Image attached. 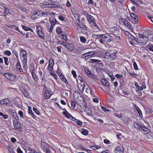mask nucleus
Returning a JSON list of instances; mask_svg holds the SVG:
<instances>
[{
    "label": "nucleus",
    "instance_id": "20",
    "mask_svg": "<svg viewBox=\"0 0 153 153\" xmlns=\"http://www.w3.org/2000/svg\"><path fill=\"white\" fill-rule=\"evenodd\" d=\"M10 103V101L7 99L2 100L0 101V104L1 105L9 104Z\"/></svg>",
    "mask_w": 153,
    "mask_h": 153
},
{
    "label": "nucleus",
    "instance_id": "64",
    "mask_svg": "<svg viewBox=\"0 0 153 153\" xmlns=\"http://www.w3.org/2000/svg\"><path fill=\"white\" fill-rule=\"evenodd\" d=\"M5 12H4V13H8L9 11V9L8 8V7L7 6L5 8Z\"/></svg>",
    "mask_w": 153,
    "mask_h": 153
},
{
    "label": "nucleus",
    "instance_id": "24",
    "mask_svg": "<svg viewBox=\"0 0 153 153\" xmlns=\"http://www.w3.org/2000/svg\"><path fill=\"white\" fill-rule=\"evenodd\" d=\"M53 3H51L50 5H49V6L48 7L52 8H54L58 7L59 6V4L57 5Z\"/></svg>",
    "mask_w": 153,
    "mask_h": 153
},
{
    "label": "nucleus",
    "instance_id": "39",
    "mask_svg": "<svg viewBox=\"0 0 153 153\" xmlns=\"http://www.w3.org/2000/svg\"><path fill=\"white\" fill-rule=\"evenodd\" d=\"M8 149L10 153H16L13 149L10 146H8Z\"/></svg>",
    "mask_w": 153,
    "mask_h": 153
},
{
    "label": "nucleus",
    "instance_id": "16",
    "mask_svg": "<svg viewBox=\"0 0 153 153\" xmlns=\"http://www.w3.org/2000/svg\"><path fill=\"white\" fill-rule=\"evenodd\" d=\"M143 126H144V128H141L142 129H141V130H140V131H143L142 132L143 133L146 134L149 133L150 132V130L147 128V126L145 125H143Z\"/></svg>",
    "mask_w": 153,
    "mask_h": 153
},
{
    "label": "nucleus",
    "instance_id": "49",
    "mask_svg": "<svg viewBox=\"0 0 153 153\" xmlns=\"http://www.w3.org/2000/svg\"><path fill=\"white\" fill-rule=\"evenodd\" d=\"M33 110L38 115H40V112H39L36 108H33Z\"/></svg>",
    "mask_w": 153,
    "mask_h": 153
},
{
    "label": "nucleus",
    "instance_id": "43",
    "mask_svg": "<svg viewBox=\"0 0 153 153\" xmlns=\"http://www.w3.org/2000/svg\"><path fill=\"white\" fill-rule=\"evenodd\" d=\"M100 42L102 44H104L105 42V38H104V37L103 35H102V38H101L100 40Z\"/></svg>",
    "mask_w": 153,
    "mask_h": 153
},
{
    "label": "nucleus",
    "instance_id": "18",
    "mask_svg": "<svg viewBox=\"0 0 153 153\" xmlns=\"http://www.w3.org/2000/svg\"><path fill=\"white\" fill-rule=\"evenodd\" d=\"M45 98V99H49L51 96V94L50 93V92L48 90H46L45 91V93L44 94Z\"/></svg>",
    "mask_w": 153,
    "mask_h": 153
},
{
    "label": "nucleus",
    "instance_id": "59",
    "mask_svg": "<svg viewBox=\"0 0 153 153\" xmlns=\"http://www.w3.org/2000/svg\"><path fill=\"white\" fill-rule=\"evenodd\" d=\"M101 108L104 111H108L109 110L103 106L101 107Z\"/></svg>",
    "mask_w": 153,
    "mask_h": 153
},
{
    "label": "nucleus",
    "instance_id": "14",
    "mask_svg": "<svg viewBox=\"0 0 153 153\" xmlns=\"http://www.w3.org/2000/svg\"><path fill=\"white\" fill-rule=\"evenodd\" d=\"M49 21L51 22V25H55L58 22L55 17L53 16H51L50 18Z\"/></svg>",
    "mask_w": 153,
    "mask_h": 153
},
{
    "label": "nucleus",
    "instance_id": "6",
    "mask_svg": "<svg viewBox=\"0 0 153 153\" xmlns=\"http://www.w3.org/2000/svg\"><path fill=\"white\" fill-rule=\"evenodd\" d=\"M36 27L37 28V29L36 30V32L38 35L43 39H44L45 37L44 35L42 32L41 27L40 26H38V27L37 26Z\"/></svg>",
    "mask_w": 153,
    "mask_h": 153
},
{
    "label": "nucleus",
    "instance_id": "34",
    "mask_svg": "<svg viewBox=\"0 0 153 153\" xmlns=\"http://www.w3.org/2000/svg\"><path fill=\"white\" fill-rule=\"evenodd\" d=\"M92 53V52H88L85 53V55L87 57V58H88L89 56H90V57H92V56H91L93 55Z\"/></svg>",
    "mask_w": 153,
    "mask_h": 153
},
{
    "label": "nucleus",
    "instance_id": "56",
    "mask_svg": "<svg viewBox=\"0 0 153 153\" xmlns=\"http://www.w3.org/2000/svg\"><path fill=\"white\" fill-rule=\"evenodd\" d=\"M62 113V114L65 116V117L67 118H70L68 115V114L67 113L65 112H63Z\"/></svg>",
    "mask_w": 153,
    "mask_h": 153
},
{
    "label": "nucleus",
    "instance_id": "2",
    "mask_svg": "<svg viewBox=\"0 0 153 153\" xmlns=\"http://www.w3.org/2000/svg\"><path fill=\"white\" fill-rule=\"evenodd\" d=\"M74 99H75L76 102L78 105L83 104L84 100V98L79 92L74 91L73 94Z\"/></svg>",
    "mask_w": 153,
    "mask_h": 153
},
{
    "label": "nucleus",
    "instance_id": "11",
    "mask_svg": "<svg viewBox=\"0 0 153 153\" xmlns=\"http://www.w3.org/2000/svg\"><path fill=\"white\" fill-rule=\"evenodd\" d=\"M114 151L115 153H123L124 150L123 147L120 146H118Z\"/></svg>",
    "mask_w": 153,
    "mask_h": 153
},
{
    "label": "nucleus",
    "instance_id": "15",
    "mask_svg": "<svg viewBox=\"0 0 153 153\" xmlns=\"http://www.w3.org/2000/svg\"><path fill=\"white\" fill-rule=\"evenodd\" d=\"M65 47L71 51H72L74 48L73 45L69 43L67 44L66 45H65Z\"/></svg>",
    "mask_w": 153,
    "mask_h": 153
},
{
    "label": "nucleus",
    "instance_id": "29",
    "mask_svg": "<svg viewBox=\"0 0 153 153\" xmlns=\"http://www.w3.org/2000/svg\"><path fill=\"white\" fill-rule=\"evenodd\" d=\"M29 114L31 115L32 117L34 118H35L36 116L35 115L33 114L32 113V111H31V107L29 106Z\"/></svg>",
    "mask_w": 153,
    "mask_h": 153
},
{
    "label": "nucleus",
    "instance_id": "32",
    "mask_svg": "<svg viewBox=\"0 0 153 153\" xmlns=\"http://www.w3.org/2000/svg\"><path fill=\"white\" fill-rule=\"evenodd\" d=\"M4 59V62L5 64L6 65H8L9 64V62L8 60V59L7 57H3Z\"/></svg>",
    "mask_w": 153,
    "mask_h": 153
},
{
    "label": "nucleus",
    "instance_id": "38",
    "mask_svg": "<svg viewBox=\"0 0 153 153\" xmlns=\"http://www.w3.org/2000/svg\"><path fill=\"white\" fill-rule=\"evenodd\" d=\"M92 25L93 27H94V28H96L97 30H100L99 27L97 25L95 22L92 24Z\"/></svg>",
    "mask_w": 153,
    "mask_h": 153
},
{
    "label": "nucleus",
    "instance_id": "28",
    "mask_svg": "<svg viewBox=\"0 0 153 153\" xmlns=\"http://www.w3.org/2000/svg\"><path fill=\"white\" fill-rule=\"evenodd\" d=\"M119 29L118 28L116 27H111L110 29V31L111 32H114L117 31H118Z\"/></svg>",
    "mask_w": 153,
    "mask_h": 153
},
{
    "label": "nucleus",
    "instance_id": "48",
    "mask_svg": "<svg viewBox=\"0 0 153 153\" xmlns=\"http://www.w3.org/2000/svg\"><path fill=\"white\" fill-rule=\"evenodd\" d=\"M114 114L116 116L118 117L119 118H121L123 117L122 114H119L117 113H115Z\"/></svg>",
    "mask_w": 153,
    "mask_h": 153
},
{
    "label": "nucleus",
    "instance_id": "54",
    "mask_svg": "<svg viewBox=\"0 0 153 153\" xmlns=\"http://www.w3.org/2000/svg\"><path fill=\"white\" fill-rule=\"evenodd\" d=\"M133 65L134 66V68L135 70H136L138 69V68L137 67V64L135 62H133Z\"/></svg>",
    "mask_w": 153,
    "mask_h": 153
},
{
    "label": "nucleus",
    "instance_id": "35",
    "mask_svg": "<svg viewBox=\"0 0 153 153\" xmlns=\"http://www.w3.org/2000/svg\"><path fill=\"white\" fill-rule=\"evenodd\" d=\"M30 71L31 72L33 71H35L34 64L33 63H32L30 64Z\"/></svg>",
    "mask_w": 153,
    "mask_h": 153
},
{
    "label": "nucleus",
    "instance_id": "63",
    "mask_svg": "<svg viewBox=\"0 0 153 153\" xmlns=\"http://www.w3.org/2000/svg\"><path fill=\"white\" fill-rule=\"evenodd\" d=\"M148 47L149 46V49L150 50L153 51V45H148Z\"/></svg>",
    "mask_w": 153,
    "mask_h": 153
},
{
    "label": "nucleus",
    "instance_id": "13",
    "mask_svg": "<svg viewBox=\"0 0 153 153\" xmlns=\"http://www.w3.org/2000/svg\"><path fill=\"white\" fill-rule=\"evenodd\" d=\"M101 82L103 85L106 86L108 88H109L110 85L109 82L107 80L105 79H101Z\"/></svg>",
    "mask_w": 153,
    "mask_h": 153
},
{
    "label": "nucleus",
    "instance_id": "36",
    "mask_svg": "<svg viewBox=\"0 0 153 153\" xmlns=\"http://www.w3.org/2000/svg\"><path fill=\"white\" fill-rule=\"evenodd\" d=\"M53 2H52V1L49 0H45L44 2V3L45 5L49 4L50 5L51 3H53Z\"/></svg>",
    "mask_w": 153,
    "mask_h": 153
},
{
    "label": "nucleus",
    "instance_id": "8",
    "mask_svg": "<svg viewBox=\"0 0 153 153\" xmlns=\"http://www.w3.org/2000/svg\"><path fill=\"white\" fill-rule=\"evenodd\" d=\"M143 124H140L137 122H135L134 124V127L137 130L139 131H140L142 128H144V126H143Z\"/></svg>",
    "mask_w": 153,
    "mask_h": 153
},
{
    "label": "nucleus",
    "instance_id": "23",
    "mask_svg": "<svg viewBox=\"0 0 153 153\" xmlns=\"http://www.w3.org/2000/svg\"><path fill=\"white\" fill-rule=\"evenodd\" d=\"M135 109L138 112V114H139V116L141 117H142L143 116L142 114V112L140 108L137 106H135Z\"/></svg>",
    "mask_w": 153,
    "mask_h": 153
},
{
    "label": "nucleus",
    "instance_id": "25",
    "mask_svg": "<svg viewBox=\"0 0 153 153\" xmlns=\"http://www.w3.org/2000/svg\"><path fill=\"white\" fill-rule=\"evenodd\" d=\"M119 22L121 24H123V25H125L126 23L127 22V20H126L123 18H120V19L119 20Z\"/></svg>",
    "mask_w": 153,
    "mask_h": 153
},
{
    "label": "nucleus",
    "instance_id": "17",
    "mask_svg": "<svg viewBox=\"0 0 153 153\" xmlns=\"http://www.w3.org/2000/svg\"><path fill=\"white\" fill-rule=\"evenodd\" d=\"M54 64V60L52 58H51L49 60V63L48 68L49 69L50 68H51V70H52L53 68V67Z\"/></svg>",
    "mask_w": 153,
    "mask_h": 153
},
{
    "label": "nucleus",
    "instance_id": "27",
    "mask_svg": "<svg viewBox=\"0 0 153 153\" xmlns=\"http://www.w3.org/2000/svg\"><path fill=\"white\" fill-rule=\"evenodd\" d=\"M79 91L81 92H83L85 88V84H83L78 87Z\"/></svg>",
    "mask_w": 153,
    "mask_h": 153
},
{
    "label": "nucleus",
    "instance_id": "26",
    "mask_svg": "<svg viewBox=\"0 0 153 153\" xmlns=\"http://www.w3.org/2000/svg\"><path fill=\"white\" fill-rule=\"evenodd\" d=\"M84 70L87 74H88L89 75H91L92 74L91 72L87 68L85 67Z\"/></svg>",
    "mask_w": 153,
    "mask_h": 153
},
{
    "label": "nucleus",
    "instance_id": "21",
    "mask_svg": "<svg viewBox=\"0 0 153 153\" xmlns=\"http://www.w3.org/2000/svg\"><path fill=\"white\" fill-rule=\"evenodd\" d=\"M78 26L84 30H86L88 28V27L83 22H82V23L80 24H79Z\"/></svg>",
    "mask_w": 153,
    "mask_h": 153
},
{
    "label": "nucleus",
    "instance_id": "61",
    "mask_svg": "<svg viewBox=\"0 0 153 153\" xmlns=\"http://www.w3.org/2000/svg\"><path fill=\"white\" fill-rule=\"evenodd\" d=\"M138 36L139 38L140 39H144L143 34H141L140 33H138Z\"/></svg>",
    "mask_w": 153,
    "mask_h": 153
},
{
    "label": "nucleus",
    "instance_id": "22",
    "mask_svg": "<svg viewBox=\"0 0 153 153\" xmlns=\"http://www.w3.org/2000/svg\"><path fill=\"white\" fill-rule=\"evenodd\" d=\"M131 17L132 18V19H133L134 20L135 22H138V16L137 15L134 13H131Z\"/></svg>",
    "mask_w": 153,
    "mask_h": 153
},
{
    "label": "nucleus",
    "instance_id": "62",
    "mask_svg": "<svg viewBox=\"0 0 153 153\" xmlns=\"http://www.w3.org/2000/svg\"><path fill=\"white\" fill-rule=\"evenodd\" d=\"M61 79L65 83L67 84H68V82L65 78H61Z\"/></svg>",
    "mask_w": 153,
    "mask_h": 153
},
{
    "label": "nucleus",
    "instance_id": "9",
    "mask_svg": "<svg viewBox=\"0 0 153 153\" xmlns=\"http://www.w3.org/2000/svg\"><path fill=\"white\" fill-rule=\"evenodd\" d=\"M13 126L15 130L20 128L21 127L20 123L17 120H13Z\"/></svg>",
    "mask_w": 153,
    "mask_h": 153
},
{
    "label": "nucleus",
    "instance_id": "19",
    "mask_svg": "<svg viewBox=\"0 0 153 153\" xmlns=\"http://www.w3.org/2000/svg\"><path fill=\"white\" fill-rule=\"evenodd\" d=\"M39 13L40 12L38 11L34 12L33 13L32 16L31 17V19H37L38 16L40 15Z\"/></svg>",
    "mask_w": 153,
    "mask_h": 153
},
{
    "label": "nucleus",
    "instance_id": "52",
    "mask_svg": "<svg viewBox=\"0 0 153 153\" xmlns=\"http://www.w3.org/2000/svg\"><path fill=\"white\" fill-rule=\"evenodd\" d=\"M125 25L126 26L128 27L129 28H131V24L130 23L127 21V22L125 24Z\"/></svg>",
    "mask_w": 153,
    "mask_h": 153
},
{
    "label": "nucleus",
    "instance_id": "40",
    "mask_svg": "<svg viewBox=\"0 0 153 153\" xmlns=\"http://www.w3.org/2000/svg\"><path fill=\"white\" fill-rule=\"evenodd\" d=\"M80 39L81 42H82L84 43L86 42V39L83 36H81Z\"/></svg>",
    "mask_w": 153,
    "mask_h": 153
},
{
    "label": "nucleus",
    "instance_id": "41",
    "mask_svg": "<svg viewBox=\"0 0 153 153\" xmlns=\"http://www.w3.org/2000/svg\"><path fill=\"white\" fill-rule=\"evenodd\" d=\"M130 38L132 39V40H134L135 41H136V42H137V43H139V42L138 41V39H137V38H136L135 37H134V36H132V35H131V37H130Z\"/></svg>",
    "mask_w": 153,
    "mask_h": 153
},
{
    "label": "nucleus",
    "instance_id": "4",
    "mask_svg": "<svg viewBox=\"0 0 153 153\" xmlns=\"http://www.w3.org/2000/svg\"><path fill=\"white\" fill-rule=\"evenodd\" d=\"M20 55L22 57V62L23 63L24 68H26L27 66V58L26 57V53L23 49H21L20 52Z\"/></svg>",
    "mask_w": 153,
    "mask_h": 153
},
{
    "label": "nucleus",
    "instance_id": "47",
    "mask_svg": "<svg viewBox=\"0 0 153 153\" xmlns=\"http://www.w3.org/2000/svg\"><path fill=\"white\" fill-rule=\"evenodd\" d=\"M90 94L91 95L93 96V97H95L96 96V95L94 94L95 92H94L93 90L90 88Z\"/></svg>",
    "mask_w": 153,
    "mask_h": 153
},
{
    "label": "nucleus",
    "instance_id": "42",
    "mask_svg": "<svg viewBox=\"0 0 153 153\" xmlns=\"http://www.w3.org/2000/svg\"><path fill=\"white\" fill-rule=\"evenodd\" d=\"M62 38L65 40L67 41L68 40L67 36L64 34H62L61 35Z\"/></svg>",
    "mask_w": 153,
    "mask_h": 153
},
{
    "label": "nucleus",
    "instance_id": "60",
    "mask_svg": "<svg viewBox=\"0 0 153 153\" xmlns=\"http://www.w3.org/2000/svg\"><path fill=\"white\" fill-rule=\"evenodd\" d=\"M88 4H92V5H94L95 4V3L92 0H89L88 1Z\"/></svg>",
    "mask_w": 153,
    "mask_h": 153
},
{
    "label": "nucleus",
    "instance_id": "33",
    "mask_svg": "<svg viewBox=\"0 0 153 153\" xmlns=\"http://www.w3.org/2000/svg\"><path fill=\"white\" fill-rule=\"evenodd\" d=\"M32 75L34 80L36 81L37 80L36 76L35 74V71H32Z\"/></svg>",
    "mask_w": 153,
    "mask_h": 153
},
{
    "label": "nucleus",
    "instance_id": "12",
    "mask_svg": "<svg viewBox=\"0 0 153 153\" xmlns=\"http://www.w3.org/2000/svg\"><path fill=\"white\" fill-rule=\"evenodd\" d=\"M87 20L90 23H91L92 25L95 22L94 18L91 15L88 14L87 17Z\"/></svg>",
    "mask_w": 153,
    "mask_h": 153
},
{
    "label": "nucleus",
    "instance_id": "57",
    "mask_svg": "<svg viewBox=\"0 0 153 153\" xmlns=\"http://www.w3.org/2000/svg\"><path fill=\"white\" fill-rule=\"evenodd\" d=\"M59 19L62 21H63L65 19V17L62 15H60L59 16Z\"/></svg>",
    "mask_w": 153,
    "mask_h": 153
},
{
    "label": "nucleus",
    "instance_id": "44",
    "mask_svg": "<svg viewBox=\"0 0 153 153\" xmlns=\"http://www.w3.org/2000/svg\"><path fill=\"white\" fill-rule=\"evenodd\" d=\"M0 115L1 116H3V117L4 119H6L8 117V116L7 114H4L2 112H0Z\"/></svg>",
    "mask_w": 153,
    "mask_h": 153
},
{
    "label": "nucleus",
    "instance_id": "51",
    "mask_svg": "<svg viewBox=\"0 0 153 153\" xmlns=\"http://www.w3.org/2000/svg\"><path fill=\"white\" fill-rule=\"evenodd\" d=\"M29 153H37L32 148H30L29 147Z\"/></svg>",
    "mask_w": 153,
    "mask_h": 153
},
{
    "label": "nucleus",
    "instance_id": "50",
    "mask_svg": "<svg viewBox=\"0 0 153 153\" xmlns=\"http://www.w3.org/2000/svg\"><path fill=\"white\" fill-rule=\"evenodd\" d=\"M4 54L7 55L8 56H10L11 55V52L9 51H7L4 52Z\"/></svg>",
    "mask_w": 153,
    "mask_h": 153
},
{
    "label": "nucleus",
    "instance_id": "7",
    "mask_svg": "<svg viewBox=\"0 0 153 153\" xmlns=\"http://www.w3.org/2000/svg\"><path fill=\"white\" fill-rule=\"evenodd\" d=\"M105 42H109L113 40V38L112 36L108 34L103 35Z\"/></svg>",
    "mask_w": 153,
    "mask_h": 153
},
{
    "label": "nucleus",
    "instance_id": "37",
    "mask_svg": "<svg viewBox=\"0 0 153 153\" xmlns=\"http://www.w3.org/2000/svg\"><path fill=\"white\" fill-rule=\"evenodd\" d=\"M101 61L98 59H91L90 62L92 63H94L95 62H100Z\"/></svg>",
    "mask_w": 153,
    "mask_h": 153
},
{
    "label": "nucleus",
    "instance_id": "31",
    "mask_svg": "<svg viewBox=\"0 0 153 153\" xmlns=\"http://www.w3.org/2000/svg\"><path fill=\"white\" fill-rule=\"evenodd\" d=\"M56 32L58 34H61L62 32V29L59 27H57L56 30Z\"/></svg>",
    "mask_w": 153,
    "mask_h": 153
},
{
    "label": "nucleus",
    "instance_id": "45",
    "mask_svg": "<svg viewBox=\"0 0 153 153\" xmlns=\"http://www.w3.org/2000/svg\"><path fill=\"white\" fill-rule=\"evenodd\" d=\"M75 122L78 125L82 126V123L79 120H76V121H75Z\"/></svg>",
    "mask_w": 153,
    "mask_h": 153
},
{
    "label": "nucleus",
    "instance_id": "1",
    "mask_svg": "<svg viewBox=\"0 0 153 153\" xmlns=\"http://www.w3.org/2000/svg\"><path fill=\"white\" fill-rule=\"evenodd\" d=\"M116 52L114 50H111L108 51L104 54L105 58L109 59L111 60H113L115 59L117 57L116 54Z\"/></svg>",
    "mask_w": 153,
    "mask_h": 153
},
{
    "label": "nucleus",
    "instance_id": "3",
    "mask_svg": "<svg viewBox=\"0 0 153 153\" xmlns=\"http://www.w3.org/2000/svg\"><path fill=\"white\" fill-rule=\"evenodd\" d=\"M41 148L43 151L46 153H51V150L49 148V145L45 142L44 140L41 141Z\"/></svg>",
    "mask_w": 153,
    "mask_h": 153
},
{
    "label": "nucleus",
    "instance_id": "55",
    "mask_svg": "<svg viewBox=\"0 0 153 153\" xmlns=\"http://www.w3.org/2000/svg\"><path fill=\"white\" fill-rule=\"evenodd\" d=\"M116 77L117 79L123 77V75L121 74H116L115 76Z\"/></svg>",
    "mask_w": 153,
    "mask_h": 153
},
{
    "label": "nucleus",
    "instance_id": "58",
    "mask_svg": "<svg viewBox=\"0 0 153 153\" xmlns=\"http://www.w3.org/2000/svg\"><path fill=\"white\" fill-rule=\"evenodd\" d=\"M72 74L73 75L74 77L75 78L76 76V72L75 71L73 70L71 72Z\"/></svg>",
    "mask_w": 153,
    "mask_h": 153
},
{
    "label": "nucleus",
    "instance_id": "30",
    "mask_svg": "<svg viewBox=\"0 0 153 153\" xmlns=\"http://www.w3.org/2000/svg\"><path fill=\"white\" fill-rule=\"evenodd\" d=\"M88 131L85 129H84L81 131V133L83 135H87L88 134Z\"/></svg>",
    "mask_w": 153,
    "mask_h": 153
},
{
    "label": "nucleus",
    "instance_id": "53",
    "mask_svg": "<svg viewBox=\"0 0 153 153\" xmlns=\"http://www.w3.org/2000/svg\"><path fill=\"white\" fill-rule=\"evenodd\" d=\"M13 117L15 119V120H18V117L17 116V114L15 113H13Z\"/></svg>",
    "mask_w": 153,
    "mask_h": 153
},
{
    "label": "nucleus",
    "instance_id": "46",
    "mask_svg": "<svg viewBox=\"0 0 153 153\" xmlns=\"http://www.w3.org/2000/svg\"><path fill=\"white\" fill-rule=\"evenodd\" d=\"M71 106L72 108L74 109L76 107V103L74 101H72L71 102Z\"/></svg>",
    "mask_w": 153,
    "mask_h": 153
},
{
    "label": "nucleus",
    "instance_id": "5",
    "mask_svg": "<svg viewBox=\"0 0 153 153\" xmlns=\"http://www.w3.org/2000/svg\"><path fill=\"white\" fill-rule=\"evenodd\" d=\"M3 75L7 79L11 81H14L16 79V76L14 74L7 73L4 74Z\"/></svg>",
    "mask_w": 153,
    "mask_h": 153
},
{
    "label": "nucleus",
    "instance_id": "10",
    "mask_svg": "<svg viewBox=\"0 0 153 153\" xmlns=\"http://www.w3.org/2000/svg\"><path fill=\"white\" fill-rule=\"evenodd\" d=\"M16 70L18 73H20L22 72V69L21 68L20 63L19 61H18L16 65Z\"/></svg>",
    "mask_w": 153,
    "mask_h": 153
}]
</instances>
